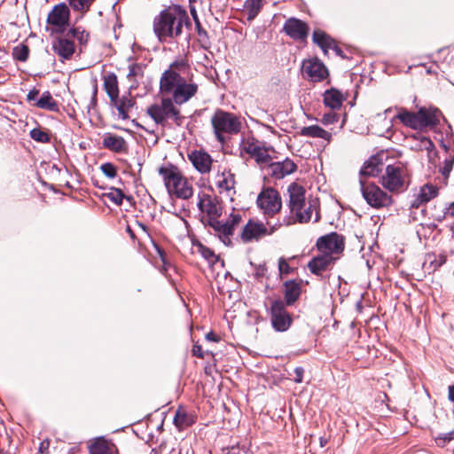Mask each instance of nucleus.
<instances>
[{"label":"nucleus","instance_id":"nucleus-1","mask_svg":"<svg viewBox=\"0 0 454 454\" xmlns=\"http://www.w3.org/2000/svg\"><path fill=\"white\" fill-rule=\"evenodd\" d=\"M186 69L184 61L173 62L164 71L160 80V91L163 96H171L176 105L181 106L188 102L198 92V85L188 82L180 72Z\"/></svg>","mask_w":454,"mask_h":454},{"label":"nucleus","instance_id":"nucleus-2","mask_svg":"<svg viewBox=\"0 0 454 454\" xmlns=\"http://www.w3.org/2000/svg\"><path fill=\"white\" fill-rule=\"evenodd\" d=\"M191 26L185 10L172 6L162 10L153 20V31L160 42L176 39L183 33L184 27Z\"/></svg>","mask_w":454,"mask_h":454},{"label":"nucleus","instance_id":"nucleus-3","mask_svg":"<svg viewBox=\"0 0 454 454\" xmlns=\"http://www.w3.org/2000/svg\"><path fill=\"white\" fill-rule=\"evenodd\" d=\"M159 174L162 177L165 187L171 197L188 200L192 196V185L174 165L161 166L159 168Z\"/></svg>","mask_w":454,"mask_h":454},{"label":"nucleus","instance_id":"nucleus-4","mask_svg":"<svg viewBox=\"0 0 454 454\" xmlns=\"http://www.w3.org/2000/svg\"><path fill=\"white\" fill-rule=\"evenodd\" d=\"M211 124L216 140L223 145L232 135L238 134L242 127L240 119L232 113L217 109L211 117Z\"/></svg>","mask_w":454,"mask_h":454},{"label":"nucleus","instance_id":"nucleus-5","mask_svg":"<svg viewBox=\"0 0 454 454\" xmlns=\"http://www.w3.org/2000/svg\"><path fill=\"white\" fill-rule=\"evenodd\" d=\"M146 113L156 124L162 127L167 125L168 120L173 121L176 126H181L184 120L176 103L168 96H163L159 104L147 107Z\"/></svg>","mask_w":454,"mask_h":454},{"label":"nucleus","instance_id":"nucleus-6","mask_svg":"<svg viewBox=\"0 0 454 454\" xmlns=\"http://www.w3.org/2000/svg\"><path fill=\"white\" fill-rule=\"evenodd\" d=\"M287 192L289 194V208L292 214L295 215V221L300 223H305L310 221L313 210L316 209L315 204L309 201L308 206L305 200V189L296 184L292 183Z\"/></svg>","mask_w":454,"mask_h":454},{"label":"nucleus","instance_id":"nucleus-7","mask_svg":"<svg viewBox=\"0 0 454 454\" xmlns=\"http://www.w3.org/2000/svg\"><path fill=\"white\" fill-rule=\"evenodd\" d=\"M360 190L367 204L374 208H382L393 204V198L373 183L359 179Z\"/></svg>","mask_w":454,"mask_h":454},{"label":"nucleus","instance_id":"nucleus-8","mask_svg":"<svg viewBox=\"0 0 454 454\" xmlns=\"http://www.w3.org/2000/svg\"><path fill=\"white\" fill-rule=\"evenodd\" d=\"M241 220V215L237 213L231 214L229 219L224 223L219 221L218 218H215L212 220H204V224L211 227L215 235H217L224 244H230V237L233 234L235 228L240 223Z\"/></svg>","mask_w":454,"mask_h":454},{"label":"nucleus","instance_id":"nucleus-9","mask_svg":"<svg viewBox=\"0 0 454 454\" xmlns=\"http://www.w3.org/2000/svg\"><path fill=\"white\" fill-rule=\"evenodd\" d=\"M286 304L282 300H274L270 303L269 313L273 329L276 332L287 331L293 323L292 315L286 310Z\"/></svg>","mask_w":454,"mask_h":454},{"label":"nucleus","instance_id":"nucleus-10","mask_svg":"<svg viewBox=\"0 0 454 454\" xmlns=\"http://www.w3.org/2000/svg\"><path fill=\"white\" fill-rule=\"evenodd\" d=\"M256 203L264 216H275L282 207L279 192L271 187L265 188L259 193Z\"/></svg>","mask_w":454,"mask_h":454},{"label":"nucleus","instance_id":"nucleus-11","mask_svg":"<svg viewBox=\"0 0 454 454\" xmlns=\"http://www.w3.org/2000/svg\"><path fill=\"white\" fill-rule=\"evenodd\" d=\"M406 169L401 163L387 165L381 177L384 188L391 192H400L405 183Z\"/></svg>","mask_w":454,"mask_h":454},{"label":"nucleus","instance_id":"nucleus-12","mask_svg":"<svg viewBox=\"0 0 454 454\" xmlns=\"http://www.w3.org/2000/svg\"><path fill=\"white\" fill-rule=\"evenodd\" d=\"M301 73L305 79L318 82L328 75V70L318 59H309L302 61Z\"/></svg>","mask_w":454,"mask_h":454},{"label":"nucleus","instance_id":"nucleus-13","mask_svg":"<svg viewBox=\"0 0 454 454\" xmlns=\"http://www.w3.org/2000/svg\"><path fill=\"white\" fill-rule=\"evenodd\" d=\"M317 247L319 253L335 256L344 250L343 237L337 232H331L317 239Z\"/></svg>","mask_w":454,"mask_h":454},{"label":"nucleus","instance_id":"nucleus-14","mask_svg":"<svg viewBox=\"0 0 454 454\" xmlns=\"http://www.w3.org/2000/svg\"><path fill=\"white\" fill-rule=\"evenodd\" d=\"M70 11L65 3L59 4L53 7L47 17V23L57 27V31L64 32L68 25Z\"/></svg>","mask_w":454,"mask_h":454},{"label":"nucleus","instance_id":"nucleus-15","mask_svg":"<svg viewBox=\"0 0 454 454\" xmlns=\"http://www.w3.org/2000/svg\"><path fill=\"white\" fill-rule=\"evenodd\" d=\"M198 198L199 209L207 214L205 220L219 218L222 215V207L212 196L206 193H199Z\"/></svg>","mask_w":454,"mask_h":454},{"label":"nucleus","instance_id":"nucleus-16","mask_svg":"<svg viewBox=\"0 0 454 454\" xmlns=\"http://www.w3.org/2000/svg\"><path fill=\"white\" fill-rule=\"evenodd\" d=\"M288 36L294 40H304L309 35V26L296 18L288 19L283 27Z\"/></svg>","mask_w":454,"mask_h":454},{"label":"nucleus","instance_id":"nucleus-17","mask_svg":"<svg viewBox=\"0 0 454 454\" xmlns=\"http://www.w3.org/2000/svg\"><path fill=\"white\" fill-rule=\"evenodd\" d=\"M337 260L336 256L332 254L319 253L318 255L314 256L308 263V268L311 273L321 276L323 272L329 270Z\"/></svg>","mask_w":454,"mask_h":454},{"label":"nucleus","instance_id":"nucleus-18","mask_svg":"<svg viewBox=\"0 0 454 454\" xmlns=\"http://www.w3.org/2000/svg\"><path fill=\"white\" fill-rule=\"evenodd\" d=\"M297 169L296 164L290 159L282 161H271L266 171L267 174L276 179H282L286 176L294 173Z\"/></svg>","mask_w":454,"mask_h":454},{"label":"nucleus","instance_id":"nucleus-19","mask_svg":"<svg viewBox=\"0 0 454 454\" xmlns=\"http://www.w3.org/2000/svg\"><path fill=\"white\" fill-rule=\"evenodd\" d=\"M264 236H268L264 223L249 220L244 226L240 237L243 242L247 243Z\"/></svg>","mask_w":454,"mask_h":454},{"label":"nucleus","instance_id":"nucleus-20","mask_svg":"<svg viewBox=\"0 0 454 454\" xmlns=\"http://www.w3.org/2000/svg\"><path fill=\"white\" fill-rule=\"evenodd\" d=\"M419 121V130L426 128H433L439 124L441 112L434 107H420L417 112Z\"/></svg>","mask_w":454,"mask_h":454},{"label":"nucleus","instance_id":"nucleus-21","mask_svg":"<svg viewBox=\"0 0 454 454\" xmlns=\"http://www.w3.org/2000/svg\"><path fill=\"white\" fill-rule=\"evenodd\" d=\"M53 50L56 54L65 59H68L74 53V43L67 33L58 37L53 43Z\"/></svg>","mask_w":454,"mask_h":454},{"label":"nucleus","instance_id":"nucleus-22","mask_svg":"<svg viewBox=\"0 0 454 454\" xmlns=\"http://www.w3.org/2000/svg\"><path fill=\"white\" fill-rule=\"evenodd\" d=\"M384 168L382 156L373 155L370 157L360 169V179L364 177L378 176Z\"/></svg>","mask_w":454,"mask_h":454},{"label":"nucleus","instance_id":"nucleus-23","mask_svg":"<svg viewBox=\"0 0 454 454\" xmlns=\"http://www.w3.org/2000/svg\"><path fill=\"white\" fill-rule=\"evenodd\" d=\"M189 160L196 170L200 174H207L210 172L213 160L207 153L193 151L189 154Z\"/></svg>","mask_w":454,"mask_h":454},{"label":"nucleus","instance_id":"nucleus-24","mask_svg":"<svg viewBox=\"0 0 454 454\" xmlns=\"http://www.w3.org/2000/svg\"><path fill=\"white\" fill-rule=\"evenodd\" d=\"M103 146L114 153H126L128 151V145L125 139L112 133H106L103 138Z\"/></svg>","mask_w":454,"mask_h":454},{"label":"nucleus","instance_id":"nucleus-25","mask_svg":"<svg viewBox=\"0 0 454 454\" xmlns=\"http://www.w3.org/2000/svg\"><path fill=\"white\" fill-rule=\"evenodd\" d=\"M89 450L90 454H118L116 446L103 437L96 438L89 446Z\"/></svg>","mask_w":454,"mask_h":454},{"label":"nucleus","instance_id":"nucleus-26","mask_svg":"<svg viewBox=\"0 0 454 454\" xmlns=\"http://www.w3.org/2000/svg\"><path fill=\"white\" fill-rule=\"evenodd\" d=\"M301 294V284L295 280H288L284 283V296L285 304L292 306L299 298Z\"/></svg>","mask_w":454,"mask_h":454},{"label":"nucleus","instance_id":"nucleus-27","mask_svg":"<svg viewBox=\"0 0 454 454\" xmlns=\"http://www.w3.org/2000/svg\"><path fill=\"white\" fill-rule=\"evenodd\" d=\"M446 261L447 255L443 253H428L425 256L423 268L428 273H432L437 270L440 267H442L446 262Z\"/></svg>","mask_w":454,"mask_h":454},{"label":"nucleus","instance_id":"nucleus-28","mask_svg":"<svg viewBox=\"0 0 454 454\" xmlns=\"http://www.w3.org/2000/svg\"><path fill=\"white\" fill-rule=\"evenodd\" d=\"M395 118L408 128L417 130L419 129V121L417 112H411L404 107H399L397 108V114L395 115Z\"/></svg>","mask_w":454,"mask_h":454},{"label":"nucleus","instance_id":"nucleus-29","mask_svg":"<svg viewBox=\"0 0 454 454\" xmlns=\"http://www.w3.org/2000/svg\"><path fill=\"white\" fill-rule=\"evenodd\" d=\"M119 114V118L121 120H127L129 118V112L134 106L135 100L129 95H124L121 98L118 97L115 101H111Z\"/></svg>","mask_w":454,"mask_h":454},{"label":"nucleus","instance_id":"nucleus-30","mask_svg":"<svg viewBox=\"0 0 454 454\" xmlns=\"http://www.w3.org/2000/svg\"><path fill=\"white\" fill-rule=\"evenodd\" d=\"M196 421V417L192 413L187 412L183 407H179L175 414L173 422L178 430H184L188 427L193 425Z\"/></svg>","mask_w":454,"mask_h":454},{"label":"nucleus","instance_id":"nucleus-31","mask_svg":"<svg viewBox=\"0 0 454 454\" xmlns=\"http://www.w3.org/2000/svg\"><path fill=\"white\" fill-rule=\"evenodd\" d=\"M104 90L108 95L110 101H115L119 96V86L117 75L114 73H108L103 77Z\"/></svg>","mask_w":454,"mask_h":454},{"label":"nucleus","instance_id":"nucleus-32","mask_svg":"<svg viewBox=\"0 0 454 454\" xmlns=\"http://www.w3.org/2000/svg\"><path fill=\"white\" fill-rule=\"evenodd\" d=\"M266 223H264L268 236L272 235L275 231L280 229L283 225H291L295 223L292 216H285L282 220L279 218L274 219V216H265Z\"/></svg>","mask_w":454,"mask_h":454},{"label":"nucleus","instance_id":"nucleus-33","mask_svg":"<svg viewBox=\"0 0 454 454\" xmlns=\"http://www.w3.org/2000/svg\"><path fill=\"white\" fill-rule=\"evenodd\" d=\"M146 65L143 63H131L129 65L127 79L132 87H137L139 81L143 79Z\"/></svg>","mask_w":454,"mask_h":454},{"label":"nucleus","instance_id":"nucleus-34","mask_svg":"<svg viewBox=\"0 0 454 454\" xmlns=\"http://www.w3.org/2000/svg\"><path fill=\"white\" fill-rule=\"evenodd\" d=\"M217 187L220 189V192H227L229 194L231 192L235 193V176L231 171H223L217 180Z\"/></svg>","mask_w":454,"mask_h":454},{"label":"nucleus","instance_id":"nucleus-35","mask_svg":"<svg viewBox=\"0 0 454 454\" xmlns=\"http://www.w3.org/2000/svg\"><path fill=\"white\" fill-rule=\"evenodd\" d=\"M301 135L308 137L323 138L327 142H330L332 139V134L318 125H311L302 128L301 130Z\"/></svg>","mask_w":454,"mask_h":454},{"label":"nucleus","instance_id":"nucleus-36","mask_svg":"<svg viewBox=\"0 0 454 454\" xmlns=\"http://www.w3.org/2000/svg\"><path fill=\"white\" fill-rule=\"evenodd\" d=\"M342 101L343 97L341 93L335 89L326 90L324 94V103L332 110L340 108L342 105Z\"/></svg>","mask_w":454,"mask_h":454},{"label":"nucleus","instance_id":"nucleus-37","mask_svg":"<svg viewBox=\"0 0 454 454\" xmlns=\"http://www.w3.org/2000/svg\"><path fill=\"white\" fill-rule=\"evenodd\" d=\"M312 40L325 53L334 44V40L322 30H315L313 32Z\"/></svg>","mask_w":454,"mask_h":454},{"label":"nucleus","instance_id":"nucleus-38","mask_svg":"<svg viewBox=\"0 0 454 454\" xmlns=\"http://www.w3.org/2000/svg\"><path fill=\"white\" fill-rule=\"evenodd\" d=\"M35 106L41 109H45L52 112L59 111L58 103L53 99L49 91H44L39 99L36 100Z\"/></svg>","mask_w":454,"mask_h":454},{"label":"nucleus","instance_id":"nucleus-39","mask_svg":"<svg viewBox=\"0 0 454 454\" xmlns=\"http://www.w3.org/2000/svg\"><path fill=\"white\" fill-rule=\"evenodd\" d=\"M438 194L439 188L436 185L430 184L423 185L419 192V195L420 196L421 200L426 203L436 198Z\"/></svg>","mask_w":454,"mask_h":454},{"label":"nucleus","instance_id":"nucleus-40","mask_svg":"<svg viewBox=\"0 0 454 454\" xmlns=\"http://www.w3.org/2000/svg\"><path fill=\"white\" fill-rule=\"evenodd\" d=\"M262 168L267 169L269 164L272 161V157L270 154V149L263 146L253 158Z\"/></svg>","mask_w":454,"mask_h":454},{"label":"nucleus","instance_id":"nucleus-41","mask_svg":"<svg viewBox=\"0 0 454 454\" xmlns=\"http://www.w3.org/2000/svg\"><path fill=\"white\" fill-rule=\"evenodd\" d=\"M70 7L76 12L84 14L88 12L96 0H67Z\"/></svg>","mask_w":454,"mask_h":454},{"label":"nucleus","instance_id":"nucleus-42","mask_svg":"<svg viewBox=\"0 0 454 454\" xmlns=\"http://www.w3.org/2000/svg\"><path fill=\"white\" fill-rule=\"evenodd\" d=\"M67 35L70 36L72 40L76 39L81 46L86 45L90 37L89 33L81 27L71 28L67 32Z\"/></svg>","mask_w":454,"mask_h":454},{"label":"nucleus","instance_id":"nucleus-43","mask_svg":"<svg viewBox=\"0 0 454 454\" xmlns=\"http://www.w3.org/2000/svg\"><path fill=\"white\" fill-rule=\"evenodd\" d=\"M263 145L261 142L256 140H247L243 143V151L249 154L252 158L262 150Z\"/></svg>","mask_w":454,"mask_h":454},{"label":"nucleus","instance_id":"nucleus-44","mask_svg":"<svg viewBox=\"0 0 454 454\" xmlns=\"http://www.w3.org/2000/svg\"><path fill=\"white\" fill-rule=\"evenodd\" d=\"M262 0H247L245 4V7L248 12V20L254 19L262 8Z\"/></svg>","mask_w":454,"mask_h":454},{"label":"nucleus","instance_id":"nucleus-45","mask_svg":"<svg viewBox=\"0 0 454 454\" xmlns=\"http://www.w3.org/2000/svg\"><path fill=\"white\" fill-rule=\"evenodd\" d=\"M29 55V49L27 45L20 44L13 48L12 57L14 59L19 61H26Z\"/></svg>","mask_w":454,"mask_h":454},{"label":"nucleus","instance_id":"nucleus-46","mask_svg":"<svg viewBox=\"0 0 454 454\" xmlns=\"http://www.w3.org/2000/svg\"><path fill=\"white\" fill-rule=\"evenodd\" d=\"M414 138L418 139L419 145H417V149L419 150H426L427 152H431L434 150L435 146L432 140L427 137L421 136L417 137L414 136Z\"/></svg>","mask_w":454,"mask_h":454},{"label":"nucleus","instance_id":"nucleus-47","mask_svg":"<svg viewBox=\"0 0 454 454\" xmlns=\"http://www.w3.org/2000/svg\"><path fill=\"white\" fill-rule=\"evenodd\" d=\"M199 251L202 257L205 258L210 264H215L217 262L218 257L210 248L200 244Z\"/></svg>","mask_w":454,"mask_h":454},{"label":"nucleus","instance_id":"nucleus-48","mask_svg":"<svg viewBox=\"0 0 454 454\" xmlns=\"http://www.w3.org/2000/svg\"><path fill=\"white\" fill-rule=\"evenodd\" d=\"M106 196L112 202L115 203L116 205H121L125 197L122 191L119 188H112Z\"/></svg>","mask_w":454,"mask_h":454},{"label":"nucleus","instance_id":"nucleus-49","mask_svg":"<svg viewBox=\"0 0 454 454\" xmlns=\"http://www.w3.org/2000/svg\"><path fill=\"white\" fill-rule=\"evenodd\" d=\"M30 137L36 142L40 143H47L50 141V136L47 132L42 130L41 129H33L30 131Z\"/></svg>","mask_w":454,"mask_h":454},{"label":"nucleus","instance_id":"nucleus-50","mask_svg":"<svg viewBox=\"0 0 454 454\" xmlns=\"http://www.w3.org/2000/svg\"><path fill=\"white\" fill-rule=\"evenodd\" d=\"M100 169H101L102 173L109 178H114L117 176L116 167L113 163H110V162L103 163L100 166Z\"/></svg>","mask_w":454,"mask_h":454},{"label":"nucleus","instance_id":"nucleus-51","mask_svg":"<svg viewBox=\"0 0 454 454\" xmlns=\"http://www.w3.org/2000/svg\"><path fill=\"white\" fill-rule=\"evenodd\" d=\"M454 164V157H450L449 159H446L443 162V167L440 169L442 175L448 178Z\"/></svg>","mask_w":454,"mask_h":454},{"label":"nucleus","instance_id":"nucleus-52","mask_svg":"<svg viewBox=\"0 0 454 454\" xmlns=\"http://www.w3.org/2000/svg\"><path fill=\"white\" fill-rule=\"evenodd\" d=\"M447 215L454 216V202H451L448 207H446L442 215H439L435 216L434 218L438 221H442Z\"/></svg>","mask_w":454,"mask_h":454},{"label":"nucleus","instance_id":"nucleus-53","mask_svg":"<svg viewBox=\"0 0 454 454\" xmlns=\"http://www.w3.org/2000/svg\"><path fill=\"white\" fill-rule=\"evenodd\" d=\"M196 28H197V32H198V35L200 37V41L203 43H207V41H208L207 33L205 29L202 28V27L200 23V20H197Z\"/></svg>","mask_w":454,"mask_h":454},{"label":"nucleus","instance_id":"nucleus-54","mask_svg":"<svg viewBox=\"0 0 454 454\" xmlns=\"http://www.w3.org/2000/svg\"><path fill=\"white\" fill-rule=\"evenodd\" d=\"M227 454H252L248 451V449L243 445L242 447H240L239 445H237V446H232L231 447L228 451H227Z\"/></svg>","mask_w":454,"mask_h":454},{"label":"nucleus","instance_id":"nucleus-55","mask_svg":"<svg viewBox=\"0 0 454 454\" xmlns=\"http://www.w3.org/2000/svg\"><path fill=\"white\" fill-rule=\"evenodd\" d=\"M338 121V116L336 114L330 112L328 114H325L322 118V122L324 124H332Z\"/></svg>","mask_w":454,"mask_h":454},{"label":"nucleus","instance_id":"nucleus-56","mask_svg":"<svg viewBox=\"0 0 454 454\" xmlns=\"http://www.w3.org/2000/svg\"><path fill=\"white\" fill-rule=\"evenodd\" d=\"M454 439V430L446 434H440L437 438V441H442V444L446 442H450Z\"/></svg>","mask_w":454,"mask_h":454},{"label":"nucleus","instance_id":"nucleus-57","mask_svg":"<svg viewBox=\"0 0 454 454\" xmlns=\"http://www.w3.org/2000/svg\"><path fill=\"white\" fill-rule=\"evenodd\" d=\"M294 380L296 383L302 382L304 369L302 367H296L294 369Z\"/></svg>","mask_w":454,"mask_h":454},{"label":"nucleus","instance_id":"nucleus-58","mask_svg":"<svg viewBox=\"0 0 454 454\" xmlns=\"http://www.w3.org/2000/svg\"><path fill=\"white\" fill-rule=\"evenodd\" d=\"M278 268L281 273H288L290 267L289 264L281 258L278 262Z\"/></svg>","mask_w":454,"mask_h":454},{"label":"nucleus","instance_id":"nucleus-59","mask_svg":"<svg viewBox=\"0 0 454 454\" xmlns=\"http://www.w3.org/2000/svg\"><path fill=\"white\" fill-rule=\"evenodd\" d=\"M426 204L424 200H421L419 193L415 196L414 200L411 203V207L413 208H419L421 205Z\"/></svg>","mask_w":454,"mask_h":454},{"label":"nucleus","instance_id":"nucleus-60","mask_svg":"<svg viewBox=\"0 0 454 454\" xmlns=\"http://www.w3.org/2000/svg\"><path fill=\"white\" fill-rule=\"evenodd\" d=\"M267 271V269L265 266L263 265H260L257 269H256V271L254 273V276L256 278H262L265 273Z\"/></svg>","mask_w":454,"mask_h":454},{"label":"nucleus","instance_id":"nucleus-61","mask_svg":"<svg viewBox=\"0 0 454 454\" xmlns=\"http://www.w3.org/2000/svg\"><path fill=\"white\" fill-rule=\"evenodd\" d=\"M39 91L37 90H32L27 93V98L28 101H34L37 99Z\"/></svg>","mask_w":454,"mask_h":454},{"label":"nucleus","instance_id":"nucleus-62","mask_svg":"<svg viewBox=\"0 0 454 454\" xmlns=\"http://www.w3.org/2000/svg\"><path fill=\"white\" fill-rule=\"evenodd\" d=\"M192 354L193 356L199 357V358H203L204 357V355H203V352H202V348L200 346H194L193 348H192Z\"/></svg>","mask_w":454,"mask_h":454},{"label":"nucleus","instance_id":"nucleus-63","mask_svg":"<svg viewBox=\"0 0 454 454\" xmlns=\"http://www.w3.org/2000/svg\"><path fill=\"white\" fill-rule=\"evenodd\" d=\"M331 49H333L338 56H340L342 59H345V55L343 53V51L339 46H337L335 42H334V44L332 46Z\"/></svg>","mask_w":454,"mask_h":454},{"label":"nucleus","instance_id":"nucleus-64","mask_svg":"<svg viewBox=\"0 0 454 454\" xmlns=\"http://www.w3.org/2000/svg\"><path fill=\"white\" fill-rule=\"evenodd\" d=\"M206 339L210 341L217 342L219 340L218 336L214 332H209L206 335Z\"/></svg>","mask_w":454,"mask_h":454}]
</instances>
